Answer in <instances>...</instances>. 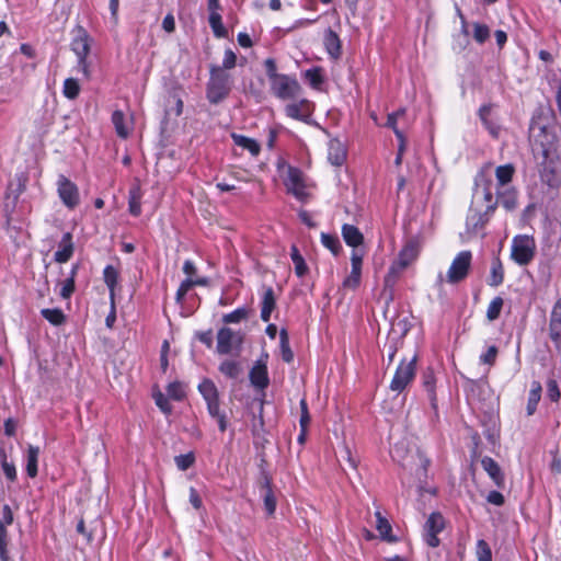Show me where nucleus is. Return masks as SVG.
Masks as SVG:
<instances>
[{
  "label": "nucleus",
  "mask_w": 561,
  "mask_h": 561,
  "mask_svg": "<svg viewBox=\"0 0 561 561\" xmlns=\"http://www.w3.org/2000/svg\"><path fill=\"white\" fill-rule=\"evenodd\" d=\"M531 149L540 164V178L552 188L561 185V141L545 126L530 128Z\"/></svg>",
  "instance_id": "f257e3e1"
},
{
  "label": "nucleus",
  "mask_w": 561,
  "mask_h": 561,
  "mask_svg": "<svg viewBox=\"0 0 561 561\" xmlns=\"http://www.w3.org/2000/svg\"><path fill=\"white\" fill-rule=\"evenodd\" d=\"M209 73L206 96L211 104H218L228 98L232 89V79L227 71H224L217 65L210 66Z\"/></svg>",
  "instance_id": "f03ea898"
},
{
  "label": "nucleus",
  "mask_w": 561,
  "mask_h": 561,
  "mask_svg": "<svg viewBox=\"0 0 561 561\" xmlns=\"http://www.w3.org/2000/svg\"><path fill=\"white\" fill-rule=\"evenodd\" d=\"M198 390L207 403L209 414L218 421L220 432L227 430L226 415L219 410V392L215 383L210 379H204Z\"/></svg>",
  "instance_id": "7ed1b4c3"
},
{
  "label": "nucleus",
  "mask_w": 561,
  "mask_h": 561,
  "mask_svg": "<svg viewBox=\"0 0 561 561\" xmlns=\"http://www.w3.org/2000/svg\"><path fill=\"white\" fill-rule=\"evenodd\" d=\"M393 458L400 462L404 468H409L419 478L425 477L430 460L419 451L411 455L405 453L402 444H397L392 450Z\"/></svg>",
  "instance_id": "20e7f679"
},
{
  "label": "nucleus",
  "mask_w": 561,
  "mask_h": 561,
  "mask_svg": "<svg viewBox=\"0 0 561 561\" xmlns=\"http://www.w3.org/2000/svg\"><path fill=\"white\" fill-rule=\"evenodd\" d=\"M536 252L535 239L527 234L516 236L513 239L511 257L519 265L531 262Z\"/></svg>",
  "instance_id": "39448f33"
},
{
  "label": "nucleus",
  "mask_w": 561,
  "mask_h": 561,
  "mask_svg": "<svg viewBox=\"0 0 561 561\" xmlns=\"http://www.w3.org/2000/svg\"><path fill=\"white\" fill-rule=\"evenodd\" d=\"M471 252L462 251L460 252L453 261L448 272H447V282L450 284H457L463 280L471 266Z\"/></svg>",
  "instance_id": "423d86ee"
},
{
  "label": "nucleus",
  "mask_w": 561,
  "mask_h": 561,
  "mask_svg": "<svg viewBox=\"0 0 561 561\" xmlns=\"http://www.w3.org/2000/svg\"><path fill=\"white\" fill-rule=\"evenodd\" d=\"M77 38L73 42L72 49L76 51L79 58V70L82 72L83 77L89 80L90 79V68L88 62L85 61V57L90 51V39L87 32L78 26L76 28Z\"/></svg>",
  "instance_id": "0eeeda50"
},
{
  "label": "nucleus",
  "mask_w": 561,
  "mask_h": 561,
  "mask_svg": "<svg viewBox=\"0 0 561 561\" xmlns=\"http://www.w3.org/2000/svg\"><path fill=\"white\" fill-rule=\"evenodd\" d=\"M415 363L416 357L414 356L410 362H402L399 365L390 383L392 391L402 392L412 381L415 375Z\"/></svg>",
  "instance_id": "6e6552de"
},
{
  "label": "nucleus",
  "mask_w": 561,
  "mask_h": 561,
  "mask_svg": "<svg viewBox=\"0 0 561 561\" xmlns=\"http://www.w3.org/2000/svg\"><path fill=\"white\" fill-rule=\"evenodd\" d=\"M271 89L279 99L288 100L295 98L299 93L300 85L296 79L286 75H280L271 82Z\"/></svg>",
  "instance_id": "1a4fd4ad"
},
{
  "label": "nucleus",
  "mask_w": 561,
  "mask_h": 561,
  "mask_svg": "<svg viewBox=\"0 0 561 561\" xmlns=\"http://www.w3.org/2000/svg\"><path fill=\"white\" fill-rule=\"evenodd\" d=\"M242 342L243 336L240 332L221 328L217 334V352L222 355L230 354L233 350H239Z\"/></svg>",
  "instance_id": "9d476101"
},
{
  "label": "nucleus",
  "mask_w": 561,
  "mask_h": 561,
  "mask_svg": "<svg viewBox=\"0 0 561 561\" xmlns=\"http://www.w3.org/2000/svg\"><path fill=\"white\" fill-rule=\"evenodd\" d=\"M284 184L287 188V192L291 193L298 199L304 201L307 198L302 172L300 170L288 167L286 178L284 179Z\"/></svg>",
  "instance_id": "9b49d317"
},
{
  "label": "nucleus",
  "mask_w": 561,
  "mask_h": 561,
  "mask_svg": "<svg viewBox=\"0 0 561 561\" xmlns=\"http://www.w3.org/2000/svg\"><path fill=\"white\" fill-rule=\"evenodd\" d=\"M445 527V522L439 513H432L425 523V540L428 546L435 548L439 545L437 534Z\"/></svg>",
  "instance_id": "f8f14e48"
},
{
  "label": "nucleus",
  "mask_w": 561,
  "mask_h": 561,
  "mask_svg": "<svg viewBox=\"0 0 561 561\" xmlns=\"http://www.w3.org/2000/svg\"><path fill=\"white\" fill-rule=\"evenodd\" d=\"M13 523V513L8 504L2 507V520H0V560L10 561L8 551V530L7 525Z\"/></svg>",
  "instance_id": "ddd939ff"
},
{
  "label": "nucleus",
  "mask_w": 561,
  "mask_h": 561,
  "mask_svg": "<svg viewBox=\"0 0 561 561\" xmlns=\"http://www.w3.org/2000/svg\"><path fill=\"white\" fill-rule=\"evenodd\" d=\"M261 491L263 492L264 507L268 516H273L276 510V497L272 488V478L264 472L259 481Z\"/></svg>",
  "instance_id": "4468645a"
},
{
  "label": "nucleus",
  "mask_w": 561,
  "mask_h": 561,
  "mask_svg": "<svg viewBox=\"0 0 561 561\" xmlns=\"http://www.w3.org/2000/svg\"><path fill=\"white\" fill-rule=\"evenodd\" d=\"M403 272L404 270L402 267H400L396 263H392L387 275L385 276L382 295H385L388 300L393 299L394 286L400 279Z\"/></svg>",
  "instance_id": "2eb2a0df"
},
{
  "label": "nucleus",
  "mask_w": 561,
  "mask_h": 561,
  "mask_svg": "<svg viewBox=\"0 0 561 561\" xmlns=\"http://www.w3.org/2000/svg\"><path fill=\"white\" fill-rule=\"evenodd\" d=\"M549 335L556 345L559 346L561 342V298L557 300L551 312Z\"/></svg>",
  "instance_id": "dca6fc26"
},
{
  "label": "nucleus",
  "mask_w": 561,
  "mask_h": 561,
  "mask_svg": "<svg viewBox=\"0 0 561 561\" xmlns=\"http://www.w3.org/2000/svg\"><path fill=\"white\" fill-rule=\"evenodd\" d=\"M250 380L259 389H264L268 386L267 367L263 360H257L252 367Z\"/></svg>",
  "instance_id": "f3484780"
},
{
  "label": "nucleus",
  "mask_w": 561,
  "mask_h": 561,
  "mask_svg": "<svg viewBox=\"0 0 561 561\" xmlns=\"http://www.w3.org/2000/svg\"><path fill=\"white\" fill-rule=\"evenodd\" d=\"M324 47L333 59H339L342 54V45L339 35L331 28L327 30L323 38Z\"/></svg>",
  "instance_id": "a211bd4d"
},
{
  "label": "nucleus",
  "mask_w": 561,
  "mask_h": 561,
  "mask_svg": "<svg viewBox=\"0 0 561 561\" xmlns=\"http://www.w3.org/2000/svg\"><path fill=\"white\" fill-rule=\"evenodd\" d=\"M482 468L488 472L496 486H504V474L499 463L491 457H484L481 460Z\"/></svg>",
  "instance_id": "6ab92c4d"
},
{
  "label": "nucleus",
  "mask_w": 561,
  "mask_h": 561,
  "mask_svg": "<svg viewBox=\"0 0 561 561\" xmlns=\"http://www.w3.org/2000/svg\"><path fill=\"white\" fill-rule=\"evenodd\" d=\"M342 236L347 245L358 248L364 242V236L359 229L353 225L345 224L342 227Z\"/></svg>",
  "instance_id": "aec40b11"
},
{
  "label": "nucleus",
  "mask_w": 561,
  "mask_h": 561,
  "mask_svg": "<svg viewBox=\"0 0 561 561\" xmlns=\"http://www.w3.org/2000/svg\"><path fill=\"white\" fill-rule=\"evenodd\" d=\"M328 157L333 165H341L346 159V149L344 145L337 139L330 140Z\"/></svg>",
  "instance_id": "412c9836"
},
{
  "label": "nucleus",
  "mask_w": 561,
  "mask_h": 561,
  "mask_svg": "<svg viewBox=\"0 0 561 561\" xmlns=\"http://www.w3.org/2000/svg\"><path fill=\"white\" fill-rule=\"evenodd\" d=\"M39 453H41V450H39L38 446H33V445L27 446L25 471L30 478H35L38 473L37 463H38Z\"/></svg>",
  "instance_id": "4be33fe9"
},
{
  "label": "nucleus",
  "mask_w": 561,
  "mask_h": 561,
  "mask_svg": "<svg viewBox=\"0 0 561 561\" xmlns=\"http://www.w3.org/2000/svg\"><path fill=\"white\" fill-rule=\"evenodd\" d=\"M417 247L413 242H409L399 253L398 260L394 262L397 265L405 270L417 256Z\"/></svg>",
  "instance_id": "5701e85b"
},
{
  "label": "nucleus",
  "mask_w": 561,
  "mask_h": 561,
  "mask_svg": "<svg viewBox=\"0 0 561 561\" xmlns=\"http://www.w3.org/2000/svg\"><path fill=\"white\" fill-rule=\"evenodd\" d=\"M41 314L54 327H60L67 322V316L59 308H44L41 310Z\"/></svg>",
  "instance_id": "b1692460"
},
{
  "label": "nucleus",
  "mask_w": 561,
  "mask_h": 561,
  "mask_svg": "<svg viewBox=\"0 0 561 561\" xmlns=\"http://www.w3.org/2000/svg\"><path fill=\"white\" fill-rule=\"evenodd\" d=\"M112 122L114 124L118 137L126 139L130 134V125L126 123L125 115L122 111H114L112 114Z\"/></svg>",
  "instance_id": "393cba45"
},
{
  "label": "nucleus",
  "mask_w": 561,
  "mask_h": 561,
  "mask_svg": "<svg viewBox=\"0 0 561 561\" xmlns=\"http://www.w3.org/2000/svg\"><path fill=\"white\" fill-rule=\"evenodd\" d=\"M275 306H276V301H275L274 291L272 288H267L263 296L262 310H261V319L264 322H267L270 320L271 313L275 309Z\"/></svg>",
  "instance_id": "a878e982"
},
{
  "label": "nucleus",
  "mask_w": 561,
  "mask_h": 561,
  "mask_svg": "<svg viewBox=\"0 0 561 561\" xmlns=\"http://www.w3.org/2000/svg\"><path fill=\"white\" fill-rule=\"evenodd\" d=\"M286 113L289 117L305 121L309 117V108L307 101L293 103L286 106Z\"/></svg>",
  "instance_id": "bb28decb"
},
{
  "label": "nucleus",
  "mask_w": 561,
  "mask_h": 561,
  "mask_svg": "<svg viewBox=\"0 0 561 561\" xmlns=\"http://www.w3.org/2000/svg\"><path fill=\"white\" fill-rule=\"evenodd\" d=\"M376 516V519H377V524H376V528L380 535V537L383 539V540H387V541H396V537H393L391 535V525L390 523L388 522L387 518H385L380 512H376L375 514Z\"/></svg>",
  "instance_id": "cd10ccee"
},
{
  "label": "nucleus",
  "mask_w": 561,
  "mask_h": 561,
  "mask_svg": "<svg viewBox=\"0 0 561 561\" xmlns=\"http://www.w3.org/2000/svg\"><path fill=\"white\" fill-rule=\"evenodd\" d=\"M231 137L237 146L249 150L253 156H257L260 153V145L254 139L237 134H232Z\"/></svg>",
  "instance_id": "c85d7f7f"
},
{
  "label": "nucleus",
  "mask_w": 561,
  "mask_h": 561,
  "mask_svg": "<svg viewBox=\"0 0 561 561\" xmlns=\"http://www.w3.org/2000/svg\"><path fill=\"white\" fill-rule=\"evenodd\" d=\"M541 385L538 381L533 382V388L529 392L528 403H527V414L533 415L537 409V404L541 398Z\"/></svg>",
  "instance_id": "c756f323"
},
{
  "label": "nucleus",
  "mask_w": 561,
  "mask_h": 561,
  "mask_svg": "<svg viewBox=\"0 0 561 561\" xmlns=\"http://www.w3.org/2000/svg\"><path fill=\"white\" fill-rule=\"evenodd\" d=\"M118 280V272L113 265H107L104 268V282L110 289L111 301L113 302L115 296V286Z\"/></svg>",
  "instance_id": "7c9ffc66"
},
{
  "label": "nucleus",
  "mask_w": 561,
  "mask_h": 561,
  "mask_svg": "<svg viewBox=\"0 0 561 561\" xmlns=\"http://www.w3.org/2000/svg\"><path fill=\"white\" fill-rule=\"evenodd\" d=\"M279 344L283 360L291 363L294 359V353L289 346V336L286 329H282L279 331Z\"/></svg>",
  "instance_id": "2f4dec72"
},
{
  "label": "nucleus",
  "mask_w": 561,
  "mask_h": 561,
  "mask_svg": "<svg viewBox=\"0 0 561 561\" xmlns=\"http://www.w3.org/2000/svg\"><path fill=\"white\" fill-rule=\"evenodd\" d=\"M290 257L294 262L295 272L297 276L302 277L304 275H306L308 272V266L296 245H291Z\"/></svg>",
  "instance_id": "473e14b6"
},
{
  "label": "nucleus",
  "mask_w": 561,
  "mask_h": 561,
  "mask_svg": "<svg viewBox=\"0 0 561 561\" xmlns=\"http://www.w3.org/2000/svg\"><path fill=\"white\" fill-rule=\"evenodd\" d=\"M70 260V232L62 236L61 249L55 253V261L58 263H66Z\"/></svg>",
  "instance_id": "72a5a7b5"
},
{
  "label": "nucleus",
  "mask_w": 561,
  "mask_h": 561,
  "mask_svg": "<svg viewBox=\"0 0 561 561\" xmlns=\"http://www.w3.org/2000/svg\"><path fill=\"white\" fill-rule=\"evenodd\" d=\"M340 463L345 472L356 471L357 469V459L353 456L352 451L347 446H344L342 450Z\"/></svg>",
  "instance_id": "f704fd0d"
},
{
  "label": "nucleus",
  "mask_w": 561,
  "mask_h": 561,
  "mask_svg": "<svg viewBox=\"0 0 561 561\" xmlns=\"http://www.w3.org/2000/svg\"><path fill=\"white\" fill-rule=\"evenodd\" d=\"M503 279H504L503 266H502L501 261L499 259H496L493 262V265L491 268L489 285L496 287L503 283Z\"/></svg>",
  "instance_id": "c9c22d12"
},
{
  "label": "nucleus",
  "mask_w": 561,
  "mask_h": 561,
  "mask_svg": "<svg viewBox=\"0 0 561 561\" xmlns=\"http://www.w3.org/2000/svg\"><path fill=\"white\" fill-rule=\"evenodd\" d=\"M58 193L64 204L70 207V181L66 175H59Z\"/></svg>",
  "instance_id": "e433bc0d"
},
{
  "label": "nucleus",
  "mask_w": 561,
  "mask_h": 561,
  "mask_svg": "<svg viewBox=\"0 0 561 561\" xmlns=\"http://www.w3.org/2000/svg\"><path fill=\"white\" fill-rule=\"evenodd\" d=\"M209 25L217 37H226L228 32L221 22L219 13L209 14Z\"/></svg>",
  "instance_id": "4c0bfd02"
},
{
  "label": "nucleus",
  "mask_w": 561,
  "mask_h": 561,
  "mask_svg": "<svg viewBox=\"0 0 561 561\" xmlns=\"http://www.w3.org/2000/svg\"><path fill=\"white\" fill-rule=\"evenodd\" d=\"M514 167L512 164L501 165L496 169L495 174L499 183L505 185L512 181L514 174Z\"/></svg>",
  "instance_id": "58836bf2"
},
{
  "label": "nucleus",
  "mask_w": 561,
  "mask_h": 561,
  "mask_svg": "<svg viewBox=\"0 0 561 561\" xmlns=\"http://www.w3.org/2000/svg\"><path fill=\"white\" fill-rule=\"evenodd\" d=\"M219 370L229 378H237L241 371L239 364L233 360L221 363Z\"/></svg>",
  "instance_id": "ea45409f"
},
{
  "label": "nucleus",
  "mask_w": 561,
  "mask_h": 561,
  "mask_svg": "<svg viewBox=\"0 0 561 561\" xmlns=\"http://www.w3.org/2000/svg\"><path fill=\"white\" fill-rule=\"evenodd\" d=\"M321 241L325 248H328L333 254H337L341 249V243L336 236L322 233Z\"/></svg>",
  "instance_id": "a19ab883"
},
{
  "label": "nucleus",
  "mask_w": 561,
  "mask_h": 561,
  "mask_svg": "<svg viewBox=\"0 0 561 561\" xmlns=\"http://www.w3.org/2000/svg\"><path fill=\"white\" fill-rule=\"evenodd\" d=\"M249 317V310L245 308H239L228 314H225L222 321L225 323H238L245 320Z\"/></svg>",
  "instance_id": "79ce46f5"
},
{
  "label": "nucleus",
  "mask_w": 561,
  "mask_h": 561,
  "mask_svg": "<svg viewBox=\"0 0 561 561\" xmlns=\"http://www.w3.org/2000/svg\"><path fill=\"white\" fill-rule=\"evenodd\" d=\"M129 211L134 216H138L141 211L139 188H134L129 193Z\"/></svg>",
  "instance_id": "37998d69"
},
{
  "label": "nucleus",
  "mask_w": 561,
  "mask_h": 561,
  "mask_svg": "<svg viewBox=\"0 0 561 561\" xmlns=\"http://www.w3.org/2000/svg\"><path fill=\"white\" fill-rule=\"evenodd\" d=\"M174 461L180 470L185 471L194 465L195 455L192 451L185 455H179L174 458Z\"/></svg>",
  "instance_id": "c03bdc74"
},
{
  "label": "nucleus",
  "mask_w": 561,
  "mask_h": 561,
  "mask_svg": "<svg viewBox=\"0 0 561 561\" xmlns=\"http://www.w3.org/2000/svg\"><path fill=\"white\" fill-rule=\"evenodd\" d=\"M503 307V299L501 297L494 298L486 311V317L490 321H493L499 318L501 310Z\"/></svg>",
  "instance_id": "a18cd8bd"
},
{
  "label": "nucleus",
  "mask_w": 561,
  "mask_h": 561,
  "mask_svg": "<svg viewBox=\"0 0 561 561\" xmlns=\"http://www.w3.org/2000/svg\"><path fill=\"white\" fill-rule=\"evenodd\" d=\"M490 36V28L485 24L474 23L473 24V37L474 39L482 44Z\"/></svg>",
  "instance_id": "49530a36"
},
{
  "label": "nucleus",
  "mask_w": 561,
  "mask_h": 561,
  "mask_svg": "<svg viewBox=\"0 0 561 561\" xmlns=\"http://www.w3.org/2000/svg\"><path fill=\"white\" fill-rule=\"evenodd\" d=\"M168 397L181 401L185 397V391L183 389V386L180 382H172L167 388Z\"/></svg>",
  "instance_id": "de8ad7c7"
},
{
  "label": "nucleus",
  "mask_w": 561,
  "mask_h": 561,
  "mask_svg": "<svg viewBox=\"0 0 561 561\" xmlns=\"http://www.w3.org/2000/svg\"><path fill=\"white\" fill-rule=\"evenodd\" d=\"M362 270L352 268L351 274L344 279L343 286L350 289H356L360 284Z\"/></svg>",
  "instance_id": "09e8293b"
},
{
  "label": "nucleus",
  "mask_w": 561,
  "mask_h": 561,
  "mask_svg": "<svg viewBox=\"0 0 561 561\" xmlns=\"http://www.w3.org/2000/svg\"><path fill=\"white\" fill-rule=\"evenodd\" d=\"M477 548L479 561H492L491 549L484 540H479Z\"/></svg>",
  "instance_id": "8fccbe9b"
},
{
  "label": "nucleus",
  "mask_w": 561,
  "mask_h": 561,
  "mask_svg": "<svg viewBox=\"0 0 561 561\" xmlns=\"http://www.w3.org/2000/svg\"><path fill=\"white\" fill-rule=\"evenodd\" d=\"M156 404L160 408V410L165 413L170 414L172 412V405L169 403L168 398L162 392H157L153 394Z\"/></svg>",
  "instance_id": "3c124183"
},
{
  "label": "nucleus",
  "mask_w": 561,
  "mask_h": 561,
  "mask_svg": "<svg viewBox=\"0 0 561 561\" xmlns=\"http://www.w3.org/2000/svg\"><path fill=\"white\" fill-rule=\"evenodd\" d=\"M501 204L507 209L512 210L516 207V194L514 192H505L500 195Z\"/></svg>",
  "instance_id": "603ef678"
},
{
  "label": "nucleus",
  "mask_w": 561,
  "mask_h": 561,
  "mask_svg": "<svg viewBox=\"0 0 561 561\" xmlns=\"http://www.w3.org/2000/svg\"><path fill=\"white\" fill-rule=\"evenodd\" d=\"M305 78L310 82L312 87H319L323 79L319 68L309 69L305 72Z\"/></svg>",
  "instance_id": "864d4df0"
},
{
  "label": "nucleus",
  "mask_w": 561,
  "mask_h": 561,
  "mask_svg": "<svg viewBox=\"0 0 561 561\" xmlns=\"http://www.w3.org/2000/svg\"><path fill=\"white\" fill-rule=\"evenodd\" d=\"M77 533L82 536L83 542L89 545L93 538V529H87L84 520L81 518L77 524Z\"/></svg>",
  "instance_id": "5fc2aeb1"
},
{
  "label": "nucleus",
  "mask_w": 561,
  "mask_h": 561,
  "mask_svg": "<svg viewBox=\"0 0 561 561\" xmlns=\"http://www.w3.org/2000/svg\"><path fill=\"white\" fill-rule=\"evenodd\" d=\"M497 353H499V350L495 345H492L488 348L486 353L483 354L481 357H480V360L483 363V364H486V365H490L492 366L495 360H496V357H497Z\"/></svg>",
  "instance_id": "6e6d98bb"
},
{
  "label": "nucleus",
  "mask_w": 561,
  "mask_h": 561,
  "mask_svg": "<svg viewBox=\"0 0 561 561\" xmlns=\"http://www.w3.org/2000/svg\"><path fill=\"white\" fill-rule=\"evenodd\" d=\"M237 62V56L231 49H227L225 51V58L222 61V66H219V68H222L224 71L234 68Z\"/></svg>",
  "instance_id": "4d7b16f0"
},
{
  "label": "nucleus",
  "mask_w": 561,
  "mask_h": 561,
  "mask_svg": "<svg viewBox=\"0 0 561 561\" xmlns=\"http://www.w3.org/2000/svg\"><path fill=\"white\" fill-rule=\"evenodd\" d=\"M548 396L551 401L557 402L560 399V390L556 380L550 379L547 382Z\"/></svg>",
  "instance_id": "13d9d810"
},
{
  "label": "nucleus",
  "mask_w": 561,
  "mask_h": 561,
  "mask_svg": "<svg viewBox=\"0 0 561 561\" xmlns=\"http://www.w3.org/2000/svg\"><path fill=\"white\" fill-rule=\"evenodd\" d=\"M1 468L3 470V473H4L5 478L10 482H14L16 480V478H18L16 469H15V465L12 461L2 463Z\"/></svg>",
  "instance_id": "bf43d9fd"
},
{
  "label": "nucleus",
  "mask_w": 561,
  "mask_h": 561,
  "mask_svg": "<svg viewBox=\"0 0 561 561\" xmlns=\"http://www.w3.org/2000/svg\"><path fill=\"white\" fill-rule=\"evenodd\" d=\"M194 286V283H193V279L192 278H186L185 280L182 282V284L180 285L178 291H176V300L180 302L183 300V298L185 297V295L187 294V291Z\"/></svg>",
  "instance_id": "052dcab7"
},
{
  "label": "nucleus",
  "mask_w": 561,
  "mask_h": 561,
  "mask_svg": "<svg viewBox=\"0 0 561 561\" xmlns=\"http://www.w3.org/2000/svg\"><path fill=\"white\" fill-rule=\"evenodd\" d=\"M264 65H265V68H266V73H267V77L270 79V82H272L273 80H275L277 77H279L280 75L277 73L276 71V62L274 59L272 58H267L265 61H264Z\"/></svg>",
  "instance_id": "680f3d73"
},
{
  "label": "nucleus",
  "mask_w": 561,
  "mask_h": 561,
  "mask_svg": "<svg viewBox=\"0 0 561 561\" xmlns=\"http://www.w3.org/2000/svg\"><path fill=\"white\" fill-rule=\"evenodd\" d=\"M364 253L359 250H354L352 253L351 262L352 268L362 270Z\"/></svg>",
  "instance_id": "e2e57ef3"
},
{
  "label": "nucleus",
  "mask_w": 561,
  "mask_h": 561,
  "mask_svg": "<svg viewBox=\"0 0 561 561\" xmlns=\"http://www.w3.org/2000/svg\"><path fill=\"white\" fill-rule=\"evenodd\" d=\"M486 500L489 503L496 505V506H501L505 502L503 494L497 491H491L489 493Z\"/></svg>",
  "instance_id": "0e129e2a"
},
{
  "label": "nucleus",
  "mask_w": 561,
  "mask_h": 561,
  "mask_svg": "<svg viewBox=\"0 0 561 561\" xmlns=\"http://www.w3.org/2000/svg\"><path fill=\"white\" fill-rule=\"evenodd\" d=\"M4 434L9 437H12L16 433V422L14 419L9 417L4 421Z\"/></svg>",
  "instance_id": "69168bd1"
},
{
  "label": "nucleus",
  "mask_w": 561,
  "mask_h": 561,
  "mask_svg": "<svg viewBox=\"0 0 561 561\" xmlns=\"http://www.w3.org/2000/svg\"><path fill=\"white\" fill-rule=\"evenodd\" d=\"M190 502L195 510L202 508L203 502L195 488L190 489Z\"/></svg>",
  "instance_id": "338daca9"
},
{
  "label": "nucleus",
  "mask_w": 561,
  "mask_h": 561,
  "mask_svg": "<svg viewBox=\"0 0 561 561\" xmlns=\"http://www.w3.org/2000/svg\"><path fill=\"white\" fill-rule=\"evenodd\" d=\"M162 27L167 33H172L175 30V20L172 14H168L162 22Z\"/></svg>",
  "instance_id": "774afa93"
}]
</instances>
